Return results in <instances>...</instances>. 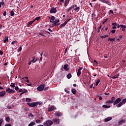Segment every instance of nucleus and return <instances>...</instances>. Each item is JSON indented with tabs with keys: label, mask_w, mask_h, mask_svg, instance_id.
Segmentation results:
<instances>
[{
	"label": "nucleus",
	"mask_w": 126,
	"mask_h": 126,
	"mask_svg": "<svg viewBox=\"0 0 126 126\" xmlns=\"http://www.w3.org/2000/svg\"><path fill=\"white\" fill-rule=\"evenodd\" d=\"M28 106L31 107V108H35L36 106H38V105H41V102H28L27 103Z\"/></svg>",
	"instance_id": "1"
},
{
	"label": "nucleus",
	"mask_w": 126,
	"mask_h": 126,
	"mask_svg": "<svg viewBox=\"0 0 126 126\" xmlns=\"http://www.w3.org/2000/svg\"><path fill=\"white\" fill-rule=\"evenodd\" d=\"M126 103V98L124 99L122 102H120L118 104L116 105V107L117 108H120L123 106V105H125Z\"/></svg>",
	"instance_id": "2"
},
{
	"label": "nucleus",
	"mask_w": 126,
	"mask_h": 126,
	"mask_svg": "<svg viewBox=\"0 0 126 126\" xmlns=\"http://www.w3.org/2000/svg\"><path fill=\"white\" fill-rule=\"evenodd\" d=\"M53 125V121L51 120H48L43 123L44 126H51Z\"/></svg>",
	"instance_id": "3"
},
{
	"label": "nucleus",
	"mask_w": 126,
	"mask_h": 126,
	"mask_svg": "<svg viewBox=\"0 0 126 126\" xmlns=\"http://www.w3.org/2000/svg\"><path fill=\"white\" fill-rule=\"evenodd\" d=\"M115 101H116V97L115 96H112L111 98V100L106 101V104H113V103H115Z\"/></svg>",
	"instance_id": "4"
},
{
	"label": "nucleus",
	"mask_w": 126,
	"mask_h": 126,
	"mask_svg": "<svg viewBox=\"0 0 126 126\" xmlns=\"http://www.w3.org/2000/svg\"><path fill=\"white\" fill-rule=\"evenodd\" d=\"M44 88H45V84H42L38 86L36 89L37 91H43V90H44Z\"/></svg>",
	"instance_id": "5"
},
{
	"label": "nucleus",
	"mask_w": 126,
	"mask_h": 126,
	"mask_svg": "<svg viewBox=\"0 0 126 126\" xmlns=\"http://www.w3.org/2000/svg\"><path fill=\"white\" fill-rule=\"evenodd\" d=\"M59 22H60V19H56L55 21H53L52 23H53L54 25L55 26H59V25H60V24H61L60 23H59Z\"/></svg>",
	"instance_id": "6"
},
{
	"label": "nucleus",
	"mask_w": 126,
	"mask_h": 126,
	"mask_svg": "<svg viewBox=\"0 0 126 126\" xmlns=\"http://www.w3.org/2000/svg\"><path fill=\"white\" fill-rule=\"evenodd\" d=\"M121 101H122L121 98H118L117 99H115V101L113 103L114 106H115V105H117V104H119V103H121Z\"/></svg>",
	"instance_id": "7"
},
{
	"label": "nucleus",
	"mask_w": 126,
	"mask_h": 126,
	"mask_svg": "<svg viewBox=\"0 0 126 126\" xmlns=\"http://www.w3.org/2000/svg\"><path fill=\"white\" fill-rule=\"evenodd\" d=\"M50 13H57V8L51 7V9L50 10Z\"/></svg>",
	"instance_id": "8"
},
{
	"label": "nucleus",
	"mask_w": 126,
	"mask_h": 126,
	"mask_svg": "<svg viewBox=\"0 0 126 126\" xmlns=\"http://www.w3.org/2000/svg\"><path fill=\"white\" fill-rule=\"evenodd\" d=\"M57 108L55 107V105L52 106L51 107H49L48 109V112H53L54 110H56Z\"/></svg>",
	"instance_id": "9"
},
{
	"label": "nucleus",
	"mask_w": 126,
	"mask_h": 126,
	"mask_svg": "<svg viewBox=\"0 0 126 126\" xmlns=\"http://www.w3.org/2000/svg\"><path fill=\"white\" fill-rule=\"evenodd\" d=\"M121 28L122 31L123 32H126V26L125 25H121Z\"/></svg>",
	"instance_id": "10"
},
{
	"label": "nucleus",
	"mask_w": 126,
	"mask_h": 126,
	"mask_svg": "<svg viewBox=\"0 0 126 126\" xmlns=\"http://www.w3.org/2000/svg\"><path fill=\"white\" fill-rule=\"evenodd\" d=\"M55 16H51V17L49 18L50 22H51V23H53V22L55 21Z\"/></svg>",
	"instance_id": "11"
},
{
	"label": "nucleus",
	"mask_w": 126,
	"mask_h": 126,
	"mask_svg": "<svg viewBox=\"0 0 126 126\" xmlns=\"http://www.w3.org/2000/svg\"><path fill=\"white\" fill-rule=\"evenodd\" d=\"M53 123L56 124V125H59L60 124V119H55L53 121Z\"/></svg>",
	"instance_id": "12"
},
{
	"label": "nucleus",
	"mask_w": 126,
	"mask_h": 126,
	"mask_svg": "<svg viewBox=\"0 0 126 126\" xmlns=\"http://www.w3.org/2000/svg\"><path fill=\"white\" fill-rule=\"evenodd\" d=\"M6 94V92L5 91H2L0 92V97H3L4 95Z\"/></svg>",
	"instance_id": "13"
},
{
	"label": "nucleus",
	"mask_w": 126,
	"mask_h": 126,
	"mask_svg": "<svg viewBox=\"0 0 126 126\" xmlns=\"http://www.w3.org/2000/svg\"><path fill=\"white\" fill-rule=\"evenodd\" d=\"M22 79L25 80L26 82H28V83H30V82L29 81V80H28V77H25L24 78H22Z\"/></svg>",
	"instance_id": "14"
},
{
	"label": "nucleus",
	"mask_w": 126,
	"mask_h": 126,
	"mask_svg": "<svg viewBox=\"0 0 126 126\" xmlns=\"http://www.w3.org/2000/svg\"><path fill=\"white\" fill-rule=\"evenodd\" d=\"M31 62H32V63H36V62H37V59H36L35 57H33L32 59L31 60Z\"/></svg>",
	"instance_id": "15"
},
{
	"label": "nucleus",
	"mask_w": 126,
	"mask_h": 126,
	"mask_svg": "<svg viewBox=\"0 0 126 126\" xmlns=\"http://www.w3.org/2000/svg\"><path fill=\"white\" fill-rule=\"evenodd\" d=\"M68 66V64H65L63 66V69H65L66 71L68 70V68H67V67Z\"/></svg>",
	"instance_id": "16"
},
{
	"label": "nucleus",
	"mask_w": 126,
	"mask_h": 126,
	"mask_svg": "<svg viewBox=\"0 0 126 126\" xmlns=\"http://www.w3.org/2000/svg\"><path fill=\"white\" fill-rule=\"evenodd\" d=\"M16 91L15 90L11 89L9 91H8V92H7V93H9V94H11L12 93H15Z\"/></svg>",
	"instance_id": "17"
},
{
	"label": "nucleus",
	"mask_w": 126,
	"mask_h": 126,
	"mask_svg": "<svg viewBox=\"0 0 126 126\" xmlns=\"http://www.w3.org/2000/svg\"><path fill=\"white\" fill-rule=\"evenodd\" d=\"M79 10H80V7H76L75 9H74V11H76V12H79Z\"/></svg>",
	"instance_id": "18"
},
{
	"label": "nucleus",
	"mask_w": 126,
	"mask_h": 126,
	"mask_svg": "<svg viewBox=\"0 0 126 126\" xmlns=\"http://www.w3.org/2000/svg\"><path fill=\"white\" fill-rule=\"evenodd\" d=\"M111 120H112V117H107V118H105L104 121H105V122H109V121H111Z\"/></svg>",
	"instance_id": "19"
},
{
	"label": "nucleus",
	"mask_w": 126,
	"mask_h": 126,
	"mask_svg": "<svg viewBox=\"0 0 126 126\" xmlns=\"http://www.w3.org/2000/svg\"><path fill=\"white\" fill-rule=\"evenodd\" d=\"M3 43H8V37L5 36V39L3 40Z\"/></svg>",
	"instance_id": "20"
},
{
	"label": "nucleus",
	"mask_w": 126,
	"mask_h": 126,
	"mask_svg": "<svg viewBox=\"0 0 126 126\" xmlns=\"http://www.w3.org/2000/svg\"><path fill=\"white\" fill-rule=\"evenodd\" d=\"M72 76V75H71V73H69L67 75L66 77L68 79H70V78H71Z\"/></svg>",
	"instance_id": "21"
},
{
	"label": "nucleus",
	"mask_w": 126,
	"mask_h": 126,
	"mask_svg": "<svg viewBox=\"0 0 126 126\" xmlns=\"http://www.w3.org/2000/svg\"><path fill=\"white\" fill-rule=\"evenodd\" d=\"M116 39L115 38H109L108 39V41H110V42H112V43H114V42H115Z\"/></svg>",
	"instance_id": "22"
},
{
	"label": "nucleus",
	"mask_w": 126,
	"mask_h": 126,
	"mask_svg": "<svg viewBox=\"0 0 126 126\" xmlns=\"http://www.w3.org/2000/svg\"><path fill=\"white\" fill-rule=\"evenodd\" d=\"M65 25H66V24L65 22H64L63 24H61L59 26V28L61 29V28H62V27H64V26H65Z\"/></svg>",
	"instance_id": "23"
},
{
	"label": "nucleus",
	"mask_w": 126,
	"mask_h": 126,
	"mask_svg": "<svg viewBox=\"0 0 126 126\" xmlns=\"http://www.w3.org/2000/svg\"><path fill=\"white\" fill-rule=\"evenodd\" d=\"M100 81H101V80H100V79H97L95 83V86H98V84L100 83Z\"/></svg>",
	"instance_id": "24"
},
{
	"label": "nucleus",
	"mask_w": 126,
	"mask_h": 126,
	"mask_svg": "<svg viewBox=\"0 0 126 126\" xmlns=\"http://www.w3.org/2000/svg\"><path fill=\"white\" fill-rule=\"evenodd\" d=\"M81 75V70H79V69H78V71L77 72V75L78 76H80Z\"/></svg>",
	"instance_id": "25"
},
{
	"label": "nucleus",
	"mask_w": 126,
	"mask_h": 126,
	"mask_svg": "<svg viewBox=\"0 0 126 126\" xmlns=\"http://www.w3.org/2000/svg\"><path fill=\"white\" fill-rule=\"evenodd\" d=\"M61 114L62 113L60 112H56L55 113V116H56V117H61Z\"/></svg>",
	"instance_id": "26"
},
{
	"label": "nucleus",
	"mask_w": 126,
	"mask_h": 126,
	"mask_svg": "<svg viewBox=\"0 0 126 126\" xmlns=\"http://www.w3.org/2000/svg\"><path fill=\"white\" fill-rule=\"evenodd\" d=\"M71 92H72V94L75 95V94H76V90H75V89H72L71 90Z\"/></svg>",
	"instance_id": "27"
},
{
	"label": "nucleus",
	"mask_w": 126,
	"mask_h": 126,
	"mask_svg": "<svg viewBox=\"0 0 126 126\" xmlns=\"http://www.w3.org/2000/svg\"><path fill=\"white\" fill-rule=\"evenodd\" d=\"M32 24H33V23L32 21H31L28 23L27 26V27H29V26H30V25H32Z\"/></svg>",
	"instance_id": "28"
},
{
	"label": "nucleus",
	"mask_w": 126,
	"mask_h": 126,
	"mask_svg": "<svg viewBox=\"0 0 126 126\" xmlns=\"http://www.w3.org/2000/svg\"><path fill=\"white\" fill-rule=\"evenodd\" d=\"M35 124H36V123H35V122H32L29 124V126H33Z\"/></svg>",
	"instance_id": "29"
},
{
	"label": "nucleus",
	"mask_w": 126,
	"mask_h": 126,
	"mask_svg": "<svg viewBox=\"0 0 126 126\" xmlns=\"http://www.w3.org/2000/svg\"><path fill=\"white\" fill-rule=\"evenodd\" d=\"M125 123H126V120H124V119H122L119 122L120 125H122V124H125Z\"/></svg>",
	"instance_id": "30"
},
{
	"label": "nucleus",
	"mask_w": 126,
	"mask_h": 126,
	"mask_svg": "<svg viewBox=\"0 0 126 126\" xmlns=\"http://www.w3.org/2000/svg\"><path fill=\"white\" fill-rule=\"evenodd\" d=\"M103 108H105L106 109H108V108H111V106H108L106 104H104L102 106Z\"/></svg>",
	"instance_id": "31"
},
{
	"label": "nucleus",
	"mask_w": 126,
	"mask_h": 126,
	"mask_svg": "<svg viewBox=\"0 0 126 126\" xmlns=\"http://www.w3.org/2000/svg\"><path fill=\"white\" fill-rule=\"evenodd\" d=\"M119 76H120V75L117 74V75H116V76H114L112 77V78L113 79H116V78H118L119 77Z\"/></svg>",
	"instance_id": "32"
},
{
	"label": "nucleus",
	"mask_w": 126,
	"mask_h": 126,
	"mask_svg": "<svg viewBox=\"0 0 126 126\" xmlns=\"http://www.w3.org/2000/svg\"><path fill=\"white\" fill-rule=\"evenodd\" d=\"M10 86V87H12V88H14V87H15V83H11Z\"/></svg>",
	"instance_id": "33"
},
{
	"label": "nucleus",
	"mask_w": 126,
	"mask_h": 126,
	"mask_svg": "<svg viewBox=\"0 0 126 126\" xmlns=\"http://www.w3.org/2000/svg\"><path fill=\"white\" fill-rule=\"evenodd\" d=\"M26 102H31V98H26Z\"/></svg>",
	"instance_id": "34"
},
{
	"label": "nucleus",
	"mask_w": 126,
	"mask_h": 126,
	"mask_svg": "<svg viewBox=\"0 0 126 126\" xmlns=\"http://www.w3.org/2000/svg\"><path fill=\"white\" fill-rule=\"evenodd\" d=\"M29 117H31V118H34V115L32 114V113H30L28 114Z\"/></svg>",
	"instance_id": "35"
},
{
	"label": "nucleus",
	"mask_w": 126,
	"mask_h": 126,
	"mask_svg": "<svg viewBox=\"0 0 126 126\" xmlns=\"http://www.w3.org/2000/svg\"><path fill=\"white\" fill-rule=\"evenodd\" d=\"M106 37H108V35L106 34L105 35H101L100 36V38H101V39H104V38H106Z\"/></svg>",
	"instance_id": "36"
},
{
	"label": "nucleus",
	"mask_w": 126,
	"mask_h": 126,
	"mask_svg": "<svg viewBox=\"0 0 126 126\" xmlns=\"http://www.w3.org/2000/svg\"><path fill=\"white\" fill-rule=\"evenodd\" d=\"M6 122H9L10 121V118L9 117H7L5 119Z\"/></svg>",
	"instance_id": "37"
},
{
	"label": "nucleus",
	"mask_w": 126,
	"mask_h": 126,
	"mask_svg": "<svg viewBox=\"0 0 126 126\" xmlns=\"http://www.w3.org/2000/svg\"><path fill=\"white\" fill-rule=\"evenodd\" d=\"M15 13L13 11H10V15L11 16H14Z\"/></svg>",
	"instance_id": "38"
},
{
	"label": "nucleus",
	"mask_w": 126,
	"mask_h": 126,
	"mask_svg": "<svg viewBox=\"0 0 126 126\" xmlns=\"http://www.w3.org/2000/svg\"><path fill=\"white\" fill-rule=\"evenodd\" d=\"M35 123L36 124H40V123H41V120L38 119V120H35Z\"/></svg>",
	"instance_id": "39"
},
{
	"label": "nucleus",
	"mask_w": 126,
	"mask_h": 126,
	"mask_svg": "<svg viewBox=\"0 0 126 126\" xmlns=\"http://www.w3.org/2000/svg\"><path fill=\"white\" fill-rule=\"evenodd\" d=\"M108 20H109L108 18H106L105 19L104 21L102 22V24H104V23H106V22H107V21H108Z\"/></svg>",
	"instance_id": "40"
},
{
	"label": "nucleus",
	"mask_w": 126,
	"mask_h": 126,
	"mask_svg": "<svg viewBox=\"0 0 126 126\" xmlns=\"http://www.w3.org/2000/svg\"><path fill=\"white\" fill-rule=\"evenodd\" d=\"M40 56H41V57L40 58L39 60H40V61H42V60H43V53H40Z\"/></svg>",
	"instance_id": "41"
},
{
	"label": "nucleus",
	"mask_w": 126,
	"mask_h": 126,
	"mask_svg": "<svg viewBox=\"0 0 126 126\" xmlns=\"http://www.w3.org/2000/svg\"><path fill=\"white\" fill-rule=\"evenodd\" d=\"M71 20V19H67L65 22H64L66 24H67V23Z\"/></svg>",
	"instance_id": "42"
},
{
	"label": "nucleus",
	"mask_w": 126,
	"mask_h": 126,
	"mask_svg": "<svg viewBox=\"0 0 126 126\" xmlns=\"http://www.w3.org/2000/svg\"><path fill=\"white\" fill-rule=\"evenodd\" d=\"M72 9L70 8V7H69L67 10H66V12H69V11H70V10H71Z\"/></svg>",
	"instance_id": "43"
},
{
	"label": "nucleus",
	"mask_w": 126,
	"mask_h": 126,
	"mask_svg": "<svg viewBox=\"0 0 126 126\" xmlns=\"http://www.w3.org/2000/svg\"><path fill=\"white\" fill-rule=\"evenodd\" d=\"M40 17H37L36 18H35V20H36L37 21L40 20Z\"/></svg>",
	"instance_id": "44"
},
{
	"label": "nucleus",
	"mask_w": 126,
	"mask_h": 126,
	"mask_svg": "<svg viewBox=\"0 0 126 126\" xmlns=\"http://www.w3.org/2000/svg\"><path fill=\"white\" fill-rule=\"evenodd\" d=\"M3 123V120L2 119L0 120V126H1V124Z\"/></svg>",
	"instance_id": "45"
},
{
	"label": "nucleus",
	"mask_w": 126,
	"mask_h": 126,
	"mask_svg": "<svg viewBox=\"0 0 126 126\" xmlns=\"http://www.w3.org/2000/svg\"><path fill=\"white\" fill-rule=\"evenodd\" d=\"M15 43H17V41L15 40V41H12L11 42V44L12 45H14V44H15Z\"/></svg>",
	"instance_id": "46"
},
{
	"label": "nucleus",
	"mask_w": 126,
	"mask_h": 126,
	"mask_svg": "<svg viewBox=\"0 0 126 126\" xmlns=\"http://www.w3.org/2000/svg\"><path fill=\"white\" fill-rule=\"evenodd\" d=\"M18 52H21V51H22V47H20L18 49Z\"/></svg>",
	"instance_id": "47"
},
{
	"label": "nucleus",
	"mask_w": 126,
	"mask_h": 126,
	"mask_svg": "<svg viewBox=\"0 0 126 126\" xmlns=\"http://www.w3.org/2000/svg\"><path fill=\"white\" fill-rule=\"evenodd\" d=\"M11 89H10V88H8V89H6V92H8V91H10Z\"/></svg>",
	"instance_id": "48"
},
{
	"label": "nucleus",
	"mask_w": 126,
	"mask_h": 126,
	"mask_svg": "<svg viewBox=\"0 0 126 126\" xmlns=\"http://www.w3.org/2000/svg\"><path fill=\"white\" fill-rule=\"evenodd\" d=\"M15 90L16 91H18V90H19V88H18V87H15Z\"/></svg>",
	"instance_id": "49"
},
{
	"label": "nucleus",
	"mask_w": 126,
	"mask_h": 126,
	"mask_svg": "<svg viewBox=\"0 0 126 126\" xmlns=\"http://www.w3.org/2000/svg\"><path fill=\"white\" fill-rule=\"evenodd\" d=\"M111 33H112V34H114L115 32H116V30H112L111 31Z\"/></svg>",
	"instance_id": "50"
},
{
	"label": "nucleus",
	"mask_w": 126,
	"mask_h": 126,
	"mask_svg": "<svg viewBox=\"0 0 126 126\" xmlns=\"http://www.w3.org/2000/svg\"><path fill=\"white\" fill-rule=\"evenodd\" d=\"M21 92H23V90H22V89H20L19 92H18V93H20Z\"/></svg>",
	"instance_id": "51"
},
{
	"label": "nucleus",
	"mask_w": 126,
	"mask_h": 126,
	"mask_svg": "<svg viewBox=\"0 0 126 126\" xmlns=\"http://www.w3.org/2000/svg\"><path fill=\"white\" fill-rule=\"evenodd\" d=\"M23 92H25L24 93H27L28 92V91L25 89H24V91Z\"/></svg>",
	"instance_id": "52"
},
{
	"label": "nucleus",
	"mask_w": 126,
	"mask_h": 126,
	"mask_svg": "<svg viewBox=\"0 0 126 126\" xmlns=\"http://www.w3.org/2000/svg\"><path fill=\"white\" fill-rule=\"evenodd\" d=\"M48 89H49V87H47L45 88L44 90V91H47V90H48Z\"/></svg>",
	"instance_id": "53"
},
{
	"label": "nucleus",
	"mask_w": 126,
	"mask_h": 126,
	"mask_svg": "<svg viewBox=\"0 0 126 126\" xmlns=\"http://www.w3.org/2000/svg\"><path fill=\"white\" fill-rule=\"evenodd\" d=\"M7 109H9V110H11V106L8 105L7 106Z\"/></svg>",
	"instance_id": "54"
},
{
	"label": "nucleus",
	"mask_w": 126,
	"mask_h": 126,
	"mask_svg": "<svg viewBox=\"0 0 126 126\" xmlns=\"http://www.w3.org/2000/svg\"><path fill=\"white\" fill-rule=\"evenodd\" d=\"M3 16H6V11H4L3 13Z\"/></svg>",
	"instance_id": "55"
},
{
	"label": "nucleus",
	"mask_w": 126,
	"mask_h": 126,
	"mask_svg": "<svg viewBox=\"0 0 126 126\" xmlns=\"http://www.w3.org/2000/svg\"><path fill=\"white\" fill-rule=\"evenodd\" d=\"M0 5H4V1H2L0 2Z\"/></svg>",
	"instance_id": "56"
},
{
	"label": "nucleus",
	"mask_w": 126,
	"mask_h": 126,
	"mask_svg": "<svg viewBox=\"0 0 126 126\" xmlns=\"http://www.w3.org/2000/svg\"><path fill=\"white\" fill-rule=\"evenodd\" d=\"M67 3H68V2H66V1H64V5H65V6H67Z\"/></svg>",
	"instance_id": "57"
},
{
	"label": "nucleus",
	"mask_w": 126,
	"mask_h": 126,
	"mask_svg": "<svg viewBox=\"0 0 126 126\" xmlns=\"http://www.w3.org/2000/svg\"><path fill=\"white\" fill-rule=\"evenodd\" d=\"M112 25H113V26H117V23H112Z\"/></svg>",
	"instance_id": "58"
},
{
	"label": "nucleus",
	"mask_w": 126,
	"mask_h": 126,
	"mask_svg": "<svg viewBox=\"0 0 126 126\" xmlns=\"http://www.w3.org/2000/svg\"><path fill=\"white\" fill-rule=\"evenodd\" d=\"M98 96L99 97V99L100 100H102L103 98H102V97H101V96L98 95Z\"/></svg>",
	"instance_id": "59"
},
{
	"label": "nucleus",
	"mask_w": 126,
	"mask_h": 126,
	"mask_svg": "<svg viewBox=\"0 0 126 126\" xmlns=\"http://www.w3.org/2000/svg\"><path fill=\"white\" fill-rule=\"evenodd\" d=\"M109 12H110V13H112V14H114V12L112 10H109Z\"/></svg>",
	"instance_id": "60"
},
{
	"label": "nucleus",
	"mask_w": 126,
	"mask_h": 126,
	"mask_svg": "<svg viewBox=\"0 0 126 126\" xmlns=\"http://www.w3.org/2000/svg\"><path fill=\"white\" fill-rule=\"evenodd\" d=\"M64 91H65L66 93H69V91L66 90V89H64Z\"/></svg>",
	"instance_id": "61"
},
{
	"label": "nucleus",
	"mask_w": 126,
	"mask_h": 126,
	"mask_svg": "<svg viewBox=\"0 0 126 126\" xmlns=\"http://www.w3.org/2000/svg\"><path fill=\"white\" fill-rule=\"evenodd\" d=\"M104 95H110V93H104Z\"/></svg>",
	"instance_id": "62"
},
{
	"label": "nucleus",
	"mask_w": 126,
	"mask_h": 126,
	"mask_svg": "<svg viewBox=\"0 0 126 126\" xmlns=\"http://www.w3.org/2000/svg\"><path fill=\"white\" fill-rule=\"evenodd\" d=\"M93 84L94 83H93L92 84H91L90 86V88H92L93 87Z\"/></svg>",
	"instance_id": "63"
},
{
	"label": "nucleus",
	"mask_w": 126,
	"mask_h": 126,
	"mask_svg": "<svg viewBox=\"0 0 126 126\" xmlns=\"http://www.w3.org/2000/svg\"><path fill=\"white\" fill-rule=\"evenodd\" d=\"M4 126H11V124H6Z\"/></svg>",
	"instance_id": "64"
}]
</instances>
